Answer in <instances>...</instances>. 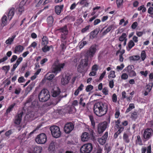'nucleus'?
Here are the masks:
<instances>
[{
	"label": "nucleus",
	"instance_id": "1",
	"mask_svg": "<svg viewBox=\"0 0 153 153\" xmlns=\"http://www.w3.org/2000/svg\"><path fill=\"white\" fill-rule=\"evenodd\" d=\"M107 110L106 104L102 102H98L95 104L94 107V110L95 114L99 117L105 114Z\"/></svg>",
	"mask_w": 153,
	"mask_h": 153
},
{
	"label": "nucleus",
	"instance_id": "2",
	"mask_svg": "<svg viewBox=\"0 0 153 153\" xmlns=\"http://www.w3.org/2000/svg\"><path fill=\"white\" fill-rule=\"evenodd\" d=\"M50 95L48 91L46 89L42 90L39 95V98L41 102H45L47 101L50 97Z\"/></svg>",
	"mask_w": 153,
	"mask_h": 153
},
{
	"label": "nucleus",
	"instance_id": "3",
	"mask_svg": "<svg viewBox=\"0 0 153 153\" xmlns=\"http://www.w3.org/2000/svg\"><path fill=\"white\" fill-rule=\"evenodd\" d=\"M50 130L53 137L58 138L61 136V133L59 127L56 126H52L50 128Z\"/></svg>",
	"mask_w": 153,
	"mask_h": 153
},
{
	"label": "nucleus",
	"instance_id": "4",
	"mask_svg": "<svg viewBox=\"0 0 153 153\" xmlns=\"http://www.w3.org/2000/svg\"><path fill=\"white\" fill-rule=\"evenodd\" d=\"M93 149V146L91 143L85 144L82 146L80 151L81 153H90Z\"/></svg>",
	"mask_w": 153,
	"mask_h": 153
},
{
	"label": "nucleus",
	"instance_id": "5",
	"mask_svg": "<svg viewBox=\"0 0 153 153\" xmlns=\"http://www.w3.org/2000/svg\"><path fill=\"white\" fill-rule=\"evenodd\" d=\"M47 138L46 134L43 133L38 135L36 138V142L38 144H44L47 141Z\"/></svg>",
	"mask_w": 153,
	"mask_h": 153
},
{
	"label": "nucleus",
	"instance_id": "6",
	"mask_svg": "<svg viewBox=\"0 0 153 153\" xmlns=\"http://www.w3.org/2000/svg\"><path fill=\"white\" fill-rule=\"evenodd\" d=\"M29 1H26L25 0H23L20 3L19 7L16 9V12L18 14L21 15L24 11L25 10L24 6L27 4V3H29Z\"/></svg>",
	"mask_w": 153,
	"mask_h": 153
},
{
	"label": "nucleus",
	"instance_id": "7",
	"mask_svg": "<svg viewBox=\"0 0 153 153\" xmlns=\"http://www.w3.org/2000/svg\"><path fill=\"white\" fill-rule=\"evenodd\" d=\"M97 50L96 45H92L87 51L86 56L90 58H92L94 56Z\"/></svg>",
	"mask_w": 153,
	"mask_h": 153
},
{
	"label": "nucleus",
	"instance_id": "8",
	"mask_svg": "<svg viewBox=\"0 0 153 153\" xmlns=\"http://www.w3.org/2000/svg\"><path fill=\"white\" fill-rule=\"evenodd\" d=\"M57 30L61 33L60 38H68V31L67 25H65L64 26L59 28Z\"/></svg>",
	"mask_w": 153,
	"mask_h": 153
},
{
	"label": "nucleus",
	"instance_id": "9",
	"mask_svg": "<svg viewBox=\"0 0 153 153\" xmlns=\"http://www.w3.org/2000/svg\"><path fill=\"white\" fill-rule=\"evenodd\" d=\"M153 133V131L151 128L146 129L143 132V137L146 140H148L152 137Z\"/></svg>",
	"mask_w": 153,
	"mask_h": 153
},
{
	"label": "nucleus",
	"instance_id": "10",
	"mask_svg": "<svg viewBox=\"0 0 153 153\" xmlns=\"http://www.w3.org/2000/svg\"><path fill=\"white\" fill-rule=\"evenodd\" d=\"M42 149L41 146H33L28 150V152L29 153H41Z\"/></svg>",
	"mask_w": 153,
	"mask_h": 153
},
{
	"label": "nucleus",
	"instance_id": "11",
	"mask_svg": "<svg viewBox=\"0 0 153 153\" xmlns=\"http://www.w3.org/2000/svg\"><path fill=\"white\" fill-rule=\"evenodd\" d=\"M15 13V9L14 7H12L9 9L8 11L5 13L7 15V19L10 21L13 18Z\"/></svg>",
	"mask_w": 153,
	"mask_h": 153
},
{
	"label": "nucleus",
	"instance_id": "12",
	"mask_svg": "<svg viewBox=\"0 0 153 153\" xmlns=\"http://www.w3.org/2000/svg\"><path fill=\"white\" fill-rule=\"evenodd\" d=\"M74 127V126L72 123H68L65 125L64 131L66 133H69L73 130Z\"/></svg>",
	"mask_w": 153,
	"mask_h": 153
},
{
	"label": "nucleus",
	"instance_id": "13",
	"mask_svg": "<svg viewBox=\"0 0 153 153\" xmlns=\"http://www.w3.org/2000/svg\"><path fill=\"white\" fill-rule=\"evenodd\" d=\"M22 114L23 113L22 112L17 114L15 116L13 120V122L15 124L19 125L20 124L22 119Z\"/></svg>",
	"mask_w": 153,
	"mask_h": 153
},
{
	"label": "nucleus",
	"instance_id": "14",
	"mask_svg": "<svg viewBox=\"0 0 153 153\" xmlns=\"http://www.w3.org/2000/svg\"><path fill=\"white\" fill-rule=\"evenodd\" d=\"M107 126L106 122L100 123L98 127V131L99 134L102 133L105 129Z\"/></svg>",
	"mask_w": 153,
	"mask_h": 153
},
{
	"label": "nucleus",
	"instance_id": "15",
	"mask_svg": "<svg viewBox=\"0 0 153 153\" xmlns=\"http://www.w3.org/2000/svg\"><path fill=\"white\" fill-rule=\"evenodd\" d=\"M91 137V135L88 133L84 132L83 133L81 136V139L82 141L85 142L88 140Z\"/></svg>",
	"mask_w": 153,
	"mask_h": 153
},
{
	"label": "nucleus",
	"instance_id": "16",
	"mask_svg": "<svg viewBox=\"0 0 153 153\" xmlns=\"http://www.w3.org/2000/svg\"><path fill=\"white\" fill-rule=\"evenodd\" d=\"M88 57L85 56V58L82 59L81 60L79 67H86L88 66Z\"/></svg>",
	"mask_w": 153,
	"mask_h": 153
},
{
	"label": "nucleus",
	"instance_id": "17",
	"mask_svg": "<svg viewBox=\"0 0 153 153\" xmlns=\"http://www.w3.org/2000/svg\"><path fill=\"white\" fill-rule=\"evenodd\" d=\"M61 44L60 47L61 48L62 51H64L65 49L66 48V45L67 43L66 39L67 38H60Z\"/></svg>",
	"mask_w": 153,
	"mask_h": 153
},
{
	"label": "nucleus",
	"instance_id": "18",
	"mask_svg": "<svg viewBox=\"0 0 153 153\" xmlns=\"http://www.w3.org/2000/svg\"><path fill=\"white\" fill-rule=\"evenodd\" d=\"M108 136V133L105 132L104 135L101 138L98 140L99 143L101 145L104 144Z\"/></svg>",
	"mask_w": 153,
	"mask_h": 153
},
{
	"label": "nucleus",
	"instance_id": "19",
	"mask_svg": "<svg viewBox=\"0 0 153 153\" xmlns=\"http://www.w3.org/2000/svg\"><path fill=\"white\" fill-rule=\"evenodd\" d=\"M70 79V77L68 75H65L63 76L61 79V83L62 84L65 85L67 84Z\"/></svg>",
	"mask_w": 153,
	"mask_h": 153
},
{
	"label": "nucleus",
	"instance_id": "20",
	"mask_svg": "<svg viewBox=\"0 0 153 153\" xmlns=\"http://www.w3.org/2000/svg\"><path fill=\"white\" fill-rule=\"evenodd\" d=\"M52 96L53 97H57L60 93V89L58 87L55 88L52 91Z\"/></svg>",
	"mask_w": 153,
	"mask_h": 153
},
{
	"label": "nucleus",
	"instance_id": "21",
	"mask_svg": "<svg viewBox=\"0 0 153 153\" xmlns=\"http://www.w3.org/2000/svg\"><path fill=\"white\" fill-rule=\"evenodd\" d=\"M24 49V47L23 46L20 45H16L15 48L14 52L15 53H21L23 51Z\"/></svg>",
	"mask_w": 153,
	"mask_h": 153
},
{
	"label": "nucleus",
	"instance_id": "22",
	"mask_svg": "<svg viewBox=\"0 0 153 153\" xmlns=\"http://www.w3.org/2000/svg\"><path fill=\"white\" fill-rule=\"evenodd\" d=\"M63 7V5H57L55 7V11L57 14L59 15L60 14L61 11L62 10Z\"/></svg>",
	"mask_w": 153,
	"mask_h": 153
},
{
	"label": "nucleus",
	"instance_id": "23",
	"mask_svg": "<svg viewBox=\"0 0 153 153\" xmlns=\"http://www.w3.org/2000/svg\"><path fill=\"white\" fill-rule=\"evenodd\" d=\"M79 101V104L81 106L84 107L85 105V96L84 95H81Z\"/></svg>",
	"mask_w": 153,
	"mask_h": 153
},
{
	"label": "nucleus",
	"instance_id": "24",
	"mask_svg": "<svg viewBox=\"0 0 153 153\" xmlns=\"http://www.w3.org/2000/svg\"><path fill=\"white\" fill-rule=\"evenodd\" d=\"M152 86L149 85H147L144 88V94L145 96L147 95L151 90Z\"/></svg>",
	"mask_w": 153,
	"mask_h": 153
},
{
	"label": "nucleus",
	"instance_id": "25",
	"mask_svg": "<svg viewBox=\"0 0 153 153\" xmlns=\"http://www.w3.org/2000/svg\"><path fill=\"white\" fill-rule=\"evenodd\" d=\"M53 66L54 67H64L65 65V63H60L59 62V60L58 59H56L54 62Z\"/></svg>",
	"mask_w": 153,
	"mask_h": 153
},
{
	"label": "nucleus",
	"instance_id": "26",
	"mask_svg": "<svg viewBox=\"0 0 153 153\" xmlns=\"http://www.w3.org/2000/svg\"><path fill=\"white\" fill-rule=\"evenodd\" d=\"M135 43L132 40H130L128 43V46L126 48L128 51H129L135 45Z\"/></svg>",
	"mask_w": 153,
	"mask_h": 153
},
{
	"label": "nucleus",
	"instance_id": "27",
	"mask_svg": "<svg viewBox=\"0 0 153 153\" xmlns=\"http://www.w3.org/2000/svg\"><path fill=\"white\" fill-rule=\"evenodd\" d=\"M51 48H53L52 45H50V46H48L47 45H44L43 47L42 48V51L44 53H46L49 51Z\"/></svg>",
	"mask_w": 153,
	"mask_h": 153
},
{
	"label": "nucleus",
	"instance_id": "28",
	"mask_svg": "<svg viewBox=\"0 0 153 153\" xmlns=\"http://www.w3.org/2000/svg\"><path fill=\"white\" fill-rule=\"evenodd\" d=\"M99 30H100L98 28H96L94 29L91 32L90 36L91 37H92L93 38H95L98 33Z\"/></svg>",
	"mask_w": 153,
	"mask_h": 153
},
{
	"label": "nucleus",
	"instance_id": "29",
	"mask_svg": "<svg viewBox=\"0 0 153 153\" xmlns=\"http://www.w3.org/2000/svg\"><path fill=\"white\" fill-rule=\"evenodd\" d=\"M16 37V35H13L11 37H9L6 41L5 43L6 44H11L12 42L13 41L14 39Z\"/></svg>",
	"mask_w": 153,
	"mask_h": 153
},
{
	"label": "nucleus",
	"instance_id": "30",
	"mask_svg": "<svg viewBox=\"0 0 153 153\" xmlns=\"http://www.w3.org/2000/svg\"><path fill=\"white\" fill-rule=\"evenodd\" d=\"M126 68V70H128L130 76H136V74L135 72L132 70V68Z\"/></svg>",
	"mask_w": 153,
	"mask_h": 153
},
{
	"label": "nucleus",
	"instance_id": "31",
	"mask_svg": "<svg viewBox=\"0 0 153 153\" xmlns=\"http://www.w3.org/2000/svg\"><path fill=\"white\" fill-rule=\"evenodd\" d=\"M1 25L3 26H4L6 25L7 23V17L5 15H4L1 19Z\"/></svg>",
	"mask_w": 153,
	"mask_h": 153
},
{
	"label": "nucleus",
	"instance_id": "32",
	"mask_svg": "<svg viewBox=\"0 0 153 153\" xmlns=\"http://www.w3.org/2000/svg\"><path fill=\"white\" fill-rule=\"evenodd\" d=\"M47 22L49 26H52L53 22V17L52 16H49L47 18Z\"/></svg>",
	"mask_w": 153,
	"mask_h": 153
},
{
	"label": "nucleus",
	"instance_id": "33",
	"mask_svg": "<svg viewBox=\"0 0 153 153\" xmlns=\"http://www.w3.org/2000/svg\"><path fill=\"white\" fill-rule=\"evenodd\" d=\"M114 28V25H111L109 26L107 29L105 30L102 33V34L103 35H106L111 30Z\"/></svg>",
	"mask_w": 153,
	"mask_h": 153
},
{
	"label": "nucleus",
	"instance_id": "34",
	"mask_svg": "<svg viewBox=\"0 0 153 153\" xmlns=\"http://www.w3.org/2000/svg\"><path fill=\"white\" fill-rule=\"evenodd\" d=\"M61 68H52L51 69L52 73L56 75L61 71Z\"/></svg>",
	"mask_w": 153,
	"mask_h": 153
},
{
	"label": "nucleus",
	"instance_id": "35",
	"mask_svg": "<svg viewBox=\"0 0 153 153\" xmlns=\"http://www.w3.org/2000/svg\"><path fill=\"white\" fill-rule=\"evenodd\" d=\"M79 4L80 5H83L84 7H87L89 4L87 0H81L77 3V4Z\"/></svg>",
	"mask_w": 153,
	"mask_h": 153
},
{
	"label": "nucleus",
	"instance_id": "36",
	"mask_svg": "<svg viewBox=\"0 0 153 153\" xmlns=\"http://www.w3.org/2000/svg\"><path fill=\"white\" fill-rule=\"evenodd\" d=\"M36 7H38L42 5H44L48 3L47 0H46L44 1V2L42 1H36Z\"/></svg>",
	"mask_w": 153,
	"mask_h": 153
},
{
	"label": "nucleus",
	"instance_id": "37",
	"mask_svg": "<svg viewBox=\"0 0 153 153\" xmlns=\"http://www.w3.org/2000/svg\"><path fill=\"white\" fill-rule=\"evenodd\" d=\"M129 134L128 132L125 133L123 136V139L125 142L126 143H128L129 142V140L128 139Z\"/></svg>",
	"mask_w": 153,
	"mask_h": 153
},
{
	"label": "nucleus",
	"instance_id": "38",
	"mask_svg": "<svg viewBox=\"0 0 153 153\" xmlns=\"http://www.w3.org/2000/svg\"><path fill=\"white\" fill-rule=\"evenodd\" d=\"M48 43V39L46 36H43L42 38V45H47Z\"/></svg>",
	"mask_w": 153,
	"mask_h": 153
},
{
	"label": "nucleus",
	"instance_id": "39",
	"mask_svg": "<svg viewBox=\"0 0 153 153\" xmlns=\"http://www.w3.org/2000/svg\"><path fill=\"white\" fill-rule=\"evenodd\" d=\"M134 104L133 103H130L129 104L128 108L127 109L126 111H125V113L127 114L132 109L134 108Z\"/></svg>",
	"mask_w": 153,
	"mask_h": 153
},
{
	"label": "nucleus",
	"instance_id": "40",
	"mask_svg": "<svg viewBox=\"0 0 153 153\" xmlns=\"http://www.w3.org/2000/svg\"><path fill=\"white\" fill-rule=\"evenodd\" d=\"M127 36L126 33H123L121 36H120L119 38V40L120 41L123 42L125 40Z\"/></svg>",
	"mask_w": 153,
	"mask_h": 153
},
{
	"label": "nucleus",
	"instance_id": "41",
	"mask_svg": "<svg viewBox=\"0 0 153 153\" xmlns=\"http://www.w3.org/2000/svg\"><path fill=\"white\" fill-rule=\"evenodd\" d=\"M55 143L53 142H52L50 144L48 148V150L50 151H53L55 149Z\"/></svg>",
	"mask_w": 153,
	"mask_h": 153
},
{
	"label": "nucleus",
	"instance_id": "42",
	"mask_svg": "<svg viewBox=\"0 0 153 153\" xmlns=\"http://www.w3.org/2000/svg\"><path fill=\"white\" fill-rule=\"evenodd\" d=\"M98 70L97 68H92V71L89 74L90 76H94L96 74V71Z\"/></svg>",
	"mask_w": 153,
	"mask_h": 153
},
{
	"label": "nucleus",
	"instance_id": "43",
	"mask_svg": "<svg viewBox=\"0 0 153 153\" xmlns=\"http://www.w3.org/2000/svg\"><path fill=\"white\" fill-rule=\"evenodd\" d=\"M15 103L10 105L7 109L6 114H8L10 112L12 111L13 108L14 106H15Z\"/></svg>",
	"mask_w": 153,
	"mask_h": 153
},
{
	"label": "nucleus",
	"instance_id": "44",
	"mask_svg": "<svg viewBox=\"0 0 153 153\" xmlns=\"http://www.w3.org/2000/svg\"><path fill=\"white\" fill-rule=\"evenodd\" d=\"M23 58L22 57H19L17 60L16 63L14 64L13 67H17L19 65L22 61Z\"/></svg>",
	"mask_w": 153,
	"mask_h": 153
},
{
	"label": "nucleus",
	"instance_id": "45",
	"mask_svg": "<svg viewBox=\"0 0 153 153\" xmlns=\"http://www.w3.org/2000/svg\"><path fill=\"white\" fill-rule=\"evenodd\" d=\"M136 143L137 144L140 145H143L142 142L139 135H138L137 136V139L136 140Z\"/></svg>",
	"mask_w": 153,
	"mask_h": 153
},
{
	"label": "nucleus",
	"instance_id": "46",
	"mask_svg": "<svg viewBox=\"0 0 153 153\" xmlns=\"http://www.w3.org/2000/svg\"><path fill=\"white\" fill-rule=\"evenodd\" d=\"M90 27V25L86 26L85 28L82 29L81 32L82 33H84L87 32L89 30Z\"/></svg>",
	"mask_w": 153,
	"mask_h": 153
},
{
	"label": "nucleus",
	"instance_id": "47",
	"mask_svg": "<svg viewBox=\"0 0 153 153\" xmlns=\"http://www.w3.org/2000/svg\"><path fill=\"white\" fill-rule=\"evenodd\" d=\"M141 57L142 61H144L146 57V54L145 51H143L141 53Z\"/></svg>",
	"mask_w": 153,
	"mask_h": 153
},
{
	"label": "nucleus",
	"instance_id": "48",
	"mask_svg": "<svg viewBox=\"0 0 153 153\" xmlns=\"http://www.w3.org/2000/svg\"><path fill=\"white\" fill-rule=\"evenodd\" d=\"M137 113L136 112H133L131 114V117L132 119L134 120L136 119V118H137Z\"/></svg>",
	"mask_w": 153,
	"mask_h": 153
},
{
	"label": "nucleus",
	"instance_id": "49",
	"mask_svg": "<svg viewBox=\"0 0 153 153\" xmlns=\"http://www.w3.org/2000/svg\"><path fill=\"white\" fill-rule=\"evenodd\" d=\"M22 90L21 88L19 87H18L15 89L14 93L16 94H19Z\"/></svg>",
	"mask_w": 153,
	"mask_h": 153
},
{
	"label": "nucleus",
	"instance_id": "50",
	"mask_svg": "<svg viewBox=\"0 0 153 153\" xmlns=\"http://www.w3.org/2000/svg\"><path fill=\"white\" fill-rule=\"evenodd\" d=\"M87 42L86 41L81 42L79 46V48H82L85 45L87 44Z\"/></svg>",
	"mask_w": 153,
	"mask_h": 153
},
{
	"label": "nucleus",
	"instance_id": "51",
	"mask_svg": "<svg viewBox=\"0 0 153 153\" xmlns=\"http://www.w3.org/2000/svg\"><path fill=\"white\" fill-rule=\"evenodd\" d=\"M102 92L105 95H108V88L107 87H104L102 89Z\"/></svg>",
	"mask_w": 153,
	"mask_h": 153
},
{
	"label": "nucleus",
	"instance_id": "52",
	"mask_svg": "<svg viewBox=\"0 0 153 153\" xmlns=\"http://www.w3.org/2000/svg\"><path fill=\"white\" fill-rule=\"evenodd\" d=\"M93 87L91 85H89L87 86L86 88V91L87 92H89L93 89Z\"/></svg>",
	"mask_w": 153,
	"mask_h": 153
},
{
	"label": "nucleus",
	"instance_id": "53",
	"mask_svg": "<svg viewBox=\"0 0 153 153\" xmlns=\"http://www.w3.org/2000/svg\"><path fill=\"white\" fill-rule=\"evenodd\" d=\"M140 58V57L139 56H132L131 57V59L133 60H137L139 59Z\"/></svg>",
	"mask_w": 153,
	"mask_h": 153
},
{
	"label": "nucleus",
	"instance_id": "54",
	"mask_svg": "<svg viewBox=\"0 0 153 153\" xmlns=\"http://www.w3.org/2000/svg\"><path fill=\"white\" fill-rule=\"evenodd\" d=\"M115 77V75L114 71H111L110 72V74L108 75V77L109 78H114Z\"/></svg>",
	"mask_w": 153,
	"mask_h": 153
},
{
	"label": "nucleus",
	"instance_id": "55",
	"mask_svg": "<svg viewBox=\"0 0 153 153\" xmlns=\"http://www.w3.org/2000/svg\"><path fill=\"white\" fill-rule=\"evenodd\" d=\"M112 101L114 102H116L117 101V96L115 94H113L112 96Z\"/></svg>",
	"mask_w": 153,
	"mask_h": 153
},
{
	"label": "nucleus",
	"instance_id": "56",
	"mask_svg": "<svg viewBox=\"0 0 153 153\" xmlns=\"http://www.w3.org/2000/svg\"><path fill=\"white\" fill-rule=\"evenodd\" d=\"M138 25V24L137 22H134L131 25V28L133 29H135Z\"/></svg>",
	"mask_w": 153,
	"mask_h": 153
},
{
	"label": "nucleus",
	"instance_id": "57",
	"mask_svg": "<svg viewBox=\"0 0 153 153\" xmlns=\"http://www.w3.org/2000/svg\"><path fill=\"white\" fill-rule=\"evenodd\" d=\"M123 2V0H117L116 1V3L117 5V7H119L122 4Z\"/></svg>",
	"mask_w": 153,
	"mask_h": 153
},
{
	"label": "nucleus",
	"instance_id": "58",
	"mask_svg": "<svg viewBox=\"0 0 153 153\" xmlns=\"http://www.w3.org/2000/svg\"><path fill=\"white\" fill-rule=\"evenodd\" d=\"M37 45V43L35 42H33L28 47V48H30L31 47H33L34 48L36 47Z\"/></svg>",
	"mask_w": 153,
	"mask_h": 153
},
{
	"label": "nucleus",
	"instance_id": "59",
	"mask_svg": "<svg viewBox=\"0 0 153 153\" xmlns=\"http://www.w3.org/2000/svg\"><path fill=\"white\" fill-rule=\"evenodd\" d=\"M148 12L151 15H153V7H150L148 9Z\"/></svg>",
	"mask_w": 153,
	"mask_h": 153
},
{
	"label": "nucleus",
	"instance_id": "60",
	"mask_svg": "<svg viewBox=\"0 0 153 153\" xmlns=\"http://www.w3.org/2000/svg\"><path fill=\"white\" fill-rule=\"evenodd\" d=\"M17 56L16 55H13L10 59L11 62H13L17 59Z\"/></svg>",
	"mask_w": 153,
	"mask_h": 153
},
{
	"label": "nucleus",
	"instance_id": "61",
	"mask_svg": "<svg viewBox=\"0 0 153 153\" xmlns=\"http://www.w3.org/2000/svg\"><path fill=\"white\" fill-rule=\"evenodd\" d=\"M128 75L125 73L123 74L121 76V78L123 79H126L128 78Z\"/></svg>",
	"mask_w": 153,
	"mask_h": 153
},
{
	"label": "nucleus",
	"instance_id": "62",
	"mask_svg": "<svg viewBox=\"0 0 153 153\" xmlns=\"http://www.w3.org/2000/svg\"><path fill=\"white\" fill-rule=\"evenodd\" d=\"M101 22V20L100 19H95L94 22V25H96L98 24L99 23H100Z\"/></svg>",
	"mask_w": 153,
	"mask_h": 153
},
{
	"label": "nucleus",
	"instance_id": "63",
	"mask_svg": "<svg viewBox=\"0 0 153 153\" xmlns=\"http://www.w3.org/2000/svg\"><path fill=\"white\" fill-rule=\"evenodd\" d=\"M54 77V76L53 74H50L49 76H48L47 77V80H50L52 79Z\"/></svg>",
	"mask_w": 153,
	"mask_h": 153
},
{
	"label": "nucleus",
	"instance_id": "64",
	"mask_svg": "<svg viewBox=\"0 0 153 153\" xmlns=\"http://www.w3.org/2000/svg\"><path fill=\"white\" fill-rule=\"evenodd\" d=\"M18 81L19 82H25V79L23 76H22L19 78Z\"/></svg>",
	"mask_w": 153,
	"mask_h": 153
}]
</instances>
